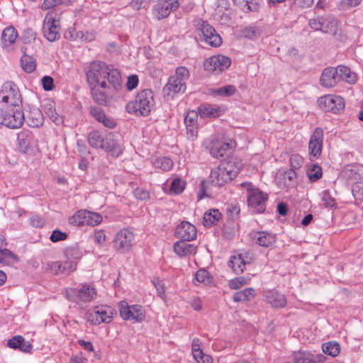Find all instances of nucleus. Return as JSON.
<instances>
[{"mask_svg": "<svg viewBox=\"0 0 363 363\" xmlns=\"http://www.w3.org/2000/svg\"><path fill=\"white\" fill-rule=\"evenodd\" d=\"M86 77L89 86H101L110 90H121L122 88L120 72L102 61L90 62L86 69Z\"/></svg>", "mask_w": 363, "mask_h": 363, "instance_id": "obj_1", "label": "nucleus"}, {"mask_svg": "<svg viewBox=\"0 0 363 363\" xmlns=\"http://www.w3.org/2000/svg\"><path fill=\"white\" fill-rule=\"evenodd\" d=\"M357 80V74L344 65L325 68L320 79L321 85L327 88L333 87L340 81H345L350 84H354Z\"/></svg>", "mask_w": 363, "mask_h": 363, "instance_id": "obj_2", "label": "nucleus"}, {"mask_svg": "<svg viewBox=\"0 0 363 363\" xmlns=\"http://www.w3.org/2000/svg\"><path fill=\"white\" fill-rule=\"evenodd\" d=\"M239 172L240 167L235 161H225L211 170L208 182L216 186H221L235 178Z\"/></svg>", "mask_w": 363, "mask_h": 363, "instance_id": "obj_3", "label": "nucleus"}, {"mask_svg": "<svg viewBox=\"0 0 363 363\" xmlns=\"http://www.w3.org/2000/svg\"><path fill=\"white\" fill-rule=\"evenodd\" d=\"M153 105L154 97L152 90L144 89L137 94L134 101L127 104L126 110L130 113L147 116Z\"/></svg>", "mask_w": 363, "mask_h": 363, "instance_id": "obj_4", "label": "nucleus"}, {"mask_svg": "<svg viewBox=\"0 0 363 363\" xmlns=\"http://www.w3.org/2000/svg\"><path fill=\"white\" fill-rule=\"evenodd\" d=\"M190 77L189 69L185 67H179L175 74L171 76L163 87L164 95L173 97L175 94L183 93L186 89V81Z\"/></svg>", "mask_w": 363, "mask_h": 363, "instance_id": "obj_5", "label": "nucleus"}, {"mask_svg": "<svg viewBox=\"0 0 363 363\" xmlns=\"http://www.w3.org/2000/svg\"><path fill=\"white\" fill-rule=\"evenodd\" d=\"M241 186L247 190V201L250 210L255 213H263L266 209L268 194L260 191L250 182H242Z\"/></svg>", "mask_w": 363, "mask_h": 363, "instance_id": "obj_6", "label": "nucleus"}, {"mask_svg": "<svg viewBox=\"0 0 363 363\" xmlns=\"http://www.w3.org/2000/svg\"><path fill=\"white\" fill-rule=\"evenodd\" d=\"M89 145L94 148H101L118 157L122 153V149L111 135L104 137L99 131L93 130L88 136Z\"/></svg>", "mask_w": 363, "mask_h": 363, "instance_id": "obj_7", "label": "nucleus"}, {"mask_svg": "<svg viewBox=\"0 0 363 363\" xmlns=\"http://www.w3.org/2000/svg\"><path fill=\"white\" fill-rule=\"evenodd\" d=\"M67 298L76 303H87L97 296V291L91 284H82L76 288H67L65 291Z\"/></svg>", "mask_w": 363, "mask_h": 363, "instance_id": "obj_8", "label": "nucleus"}, {"mask_svg": "<svg viewBox=\"0 0 363 363\" xmlns=\"http://www.w3.org/2000/svg\"><path fill=\"white\" fill-rule=\"evenodd\" d=\"M114 313V309L111 306H96L86 312L85 318L91 325H97L103 323H110Z\"/></svg>", "mask_w": 363, "mask_h": 363, "instance_id": "obj_9", "label": "nucleus"}, {"mask_svg": "<svg viewBox=\"0 0 363 363\" xmlns=\"http://www.w3.org/2000/svg\"><path fill=\"white\" fill-rule=\"evenodd\" d=\"M24 120V113L21 106L9 107L6 110H0V123L8 128H19L23 124Z\"/></svg>", "mask_w": 363, "mask_h": 363, "instance_id": "obj_10", "label": "nucleus"}, {"mask_svg": "<svg viewBox=\"0 0 363 363\" xmlns=\"http://www.w3.org/2000/svg\"><path fill=\"white\" fill-rule=\"evenodd\" d=\"M56 15L53 11H50L45 15L43 21V35L50 42L56 41L60 38L61 28Z\"/></svg>", "mask_w": 363, "mask_h": 363, "instance_id": "obj_11", "label": "nucleus"}, {"mask_svg": "<svg viewBox=\"0 0 363 363\" xmlns=\"http://www.w3.org/2000/svg\"><path fill=\"white\" fill-rule=\"evenodd\" d=\"M134 240L135 235L130 229H121L114 236L113 247L121 253L128 252L134 245Z\"/></svg>", "mask_w": 363, "mask_h": 363, "instance_id": "obj_12", "label": "nucleus"}, {"mask_svg": "<svg viewBox=\"0 0 363 363\" xmlns=\"http://www.w3.org/2000/svg\"><path fill=\"white\" fill-rule=\"evenodd\" d=\"M119 312L125 320H133L135 323H140L145 318V311L140 305L129 306L126 301H121Z\"/></svg>", "mask_w": 363, "mask_h": 363, "instance_id": "obj_13", "label": "nucleus"}, {"mask_svg": "<svg viewBox=\"0 0 363 363\" xmlns=\"http://www.w3.org/2000/svg\"><path fill=\"white\" fill-rule=\"evenodd\" d=\"M1 94L2 96V101L11 106H21L22 97L20 91L13 82H6L4 84Z\"/></svg>", "mask_w": 363, "mask_h": 363, "instance_id": "obj_14", "label": "nucleus"}, {"mask_svg": "<svg viewBox=\"0 0 363 363\" xmlns=\"http://www.w3.org/2000/svg\"><path fill=\"white\" fill-rule=\"evenodd\" d=\"M318 103L319 107L325 112L337 113L345 108V100L340 96H324L318 99Z\"/></svg>", "mask_w": 363, "mask_h": 363, "instance_id": "obj_15", "label": "nucleus"}, {"mask_svg": "<svg viewBox=\"0 0 363 363\" xmlns=\"http://www.w3.org/2000/svg\"><path fill=\"white\" fill-rule=\"evenodd\" d=\"M77 269L75 261L65 260L48 262L45 267V272L53 274H69Z\"/></svg>", "mask_w": 363, "mask_h": 363, "instance_id": "obj_16", "label": "nucleus"}, {"mask_svg": "<svg viewBox=\"0 0 363 363\" xmlns=\"http://www.w3.org/2000/svg\"><path fill=\"white\" fill-rule=\"evenodd\" d=\"M230 65V58L222 55H218L206 59L203 66L207 71L221 72L228 69Z\"/></svg>", "mask_w": 363, "mask_h": 363, "instance_id": "obj_17", "label": "nucleus"}, {"mask_svg": "<svg viewBox=\"0 0 363 363\" xmlns=\"http://www.w3.org/2000/svg\"><path fill=\"white\" fill-rule=\"evenodd\" d=\"M199 29L204 42L210 46L218 48L222 44L221 37L208 23L201 21Z\"/></svg>", "mask_w": 363, "mask_h": 363, "instance_id": "obj_18", "label": "nucleus"}, {"mask_svg": "<svg viewBox=\"0 0 363 363\" xmlns=\"http://www.w3.org/2000/svg\"><path fill=\"white\" fill-rule=\"evenodd\" d=\"M179 6V0H159L153 9V13L158 20H161L169 16Z\"/></svg>", "mask_w": 363, "mask_h": 363, "instance_id": "obj_19", "label": "nucleus"}, {"mask_svg": "<svg viewBox=\"0 0 363 363\" xmlns=\"http://www.w3.org/2000/svg\"><path fill=\"white\" fill-rule=\"evenodd\" d=\"M92 99L99 105H107L110 99L119 90H110L108 88H101V86H89Z\"/></svg>", "mask_w": 363, "mask_h": 363, "instance_id": "obj_20", "label": "nucleus"}, {"mask_svg": "<svg viewBox=\"0 0 363 363\" xmlns=\"http://www.w3.org/2000/svg\"><path fill=\"white\" fill-rule=\"evenodd\" d=\"M323 130L320 128H316L311 135L308 143L311 158H318L320 155L323 147Z\"/></svg>", "mask_w": 363, "mask_h": 363, "instance_id": "obj_21", "label": "nucleus"}, {"mask_svg": "<svg viewBox=\"0 0 363 363\" xmlns=\"http://www.w3.org/2000/svg\"><path fill=\"white\" fill-rule=\"evenodd\" d=\"M196 111H189L184 118L186 135L189 139L194 140L198 136V116Z\"/></svg>", "mask_w": 363, "mask_h": 363, "instance_id": "obj_22", "label": "nucleus"}, {"mask_svg": "<svg viewBox=\"0 0 363 363\" xmlns=\"http://www.w3.org/2000/svg\"><path fill=\"white\" fill-rule=\"evenodd\" d=\"M176 233L181 240L191 241L196 238V228L189 222H182L177 226Z\"/></svg>", "mask_w": 363, "mask_h": 363, "instance_id": "obj_23", "label": "nucleus"}, {"mask_svg": "<svg viewBox=\"0 0 363 363\" xmlns=\"http://www.w3.org/2000/svg\"><path fill=\"white\" fill-rule=\"evenodd\" d=\"M7 347L13 350H18L22 352L29 353L33 349L32 344L25 340L21 335H15L7 341Z\"/></svg>", "mask_w": 363, "mask_h": 363, "instance_id": "obj_24", "label": "nucleus"}, {"mask_svg": "<svg viewBox=\"0 0 363 363\" xmlns=\"http://www.w3.org/2000/svg\"><path fill=\"white\" fill-rule=\"evenodd\" d=\"M231 147L230 143L214 139L211 142L210 154L213 157L220 158L223 157Z\"/></svg>", "mask_w": 363, "mask_h": 363, "instance_id": "obj_25", "label": "nucleus"}, {"mask_svg": "<svg viewBox=\"0 0 363 363\" xmlns=\"http://www.w3.org/2000/svg\"><path fill=\"white\" fill-rule=\"evenodd\" d=\"M253 240L255 243L264 247H271L276 242V235L264 231L256 232L254 233Z\"/></svg>", "mask_w": 363, "mask_h": 363, "instance_id": "obj_26", "label": "nucleus"}, {"mask_svg": "<svg viewBox=\"0 0 363 363\" xmlns=\"http://www.w3.org/2000/svg\"><path fill=\"white\" fill-rule=\"evenodd\" d=\"M196 111L201 118H217L222 112L218 106L210 104H201Z\"/></svg>", "mask_w": 363, "mask_h": 363, "instance_id": "obj_27", "label": "nucleus"}, {"mask_svg": "<svg viewBox=\"0 0 363 363\" xmlns=\"http://www.w3.org/2000/svg\"><path fill=\"white\" fill-rule=\"evenodd\" d=\"M90 114L99 123L107 128H113L116 123L112 118H108L104 111L99 107L92 106L90 108Z\"/></svg>", "mask_w": 363, "mask_h": 363, "instance_id": "obj_28", "label": "nucleus"}, {"mask_svg": "<svg viewBox=\"0 0 363 363\" xmlns=\"http://www.w3.org/2000/svg\"><path fill=\"white\" fill-rule=\"evenodd\" d=\"M18 150L22 153H28L34 141V137L31 132L25 130L18 135Z\"/></svg>", "mask_w": 363, "mask_h": 363, "instance_id": "obj_29", "label": "nucleus"}, {"mask_svg": "<svg viewBox=\"0 0 363 363\" xmlns=\"http://www.w3.org/2000/svg\"><path fill=\"white\" fill-rule=\"evenodd\" d=\"M186 241L181 240L174 243V251L178 256L185 257L196 253V246L186 242Z\"/></svg>", "mask_w": 363, "mask_h": 363, "instance_id": "obj_30", "label": "nucleus"}, {"mask_svg": "<svg viewBox=\"0 0 363 363\" xmlns=\"http://www.w3.org/2000/svg\"><path fill=\"white\" fill-rule=\"evenodd\" d=\"M267 302L275 308H284L286 306L285 296L275 291H269L266 296Z\"/></svg>", "mask_w": 363, "mask_h": 363, "instance_id": "obj_31", "label": "nucleus"}, {"mask_svg": "<svg viewBox=\"0 0 363 363\" xmlns=\"http://www.w3.org/2000/svg\"><path fill=\"white\" fill-rule=\"evenodd\" d=\"M18 37L15 28L12 26L4 28L1 34V43L4 48L12 45Z\"/></svg>", "mask_w": 363, "mask_h": 363, "instance_id": "obj_32", "label": "nucleus"}, {"mask_svg": "<svg viewBox=\"0 0 363 363\" xmlns=\"http://www.w3.org/2000/svg\"><path fill=\"white\" fill-rule=\"evenodd\" d=\"M64 255L67 260L77 261L83 256V251L77 243L67 247L64 250Z\"/></svg>", "mask_w": 363, "mask_h": 363, "instance_id": "obj_33", "label": "nucleus"}, {"mask_svg": "<svg viewBox=\"0 0 363 363\" xmlns=\"http://www.w3.org/2000/svg\"><path fill=\"white\" fill-rule=\"evenodd\" d=\"M23 55L21 57V65L22 69L27 73L33 72L36 67L35 59L26 54L27 49L24 47L21 48Z\"/></svg>", "mask_w": 363, "mask_h": 363, "instance_id": "obj_34", "label": "nucleus"}, {"mask_svg": "<svg viewBox=\"0 0 363 363\" xmlns=\"http://www.w3.org/2000/svg\"><path fill=\"white\" fill-rule=\"evenodd\" d=\"M322 32L329 34H335L337 30V21L331 16L322 17Z\"/></svg>", "mask_w": 363, "mask_h": 363, "instance_id": "obj_35", "label": "nucleus"}, {"mask_svg": "<svg viewBox=\"0 0 363 363\" xmlns=\"http://www.w3.org/2000/svg\"><path fill=\"white\" fill-rule=\"evenodd\" d=\"M44 116L39 109H33L29 111L27 116V123L30 127H40L43 124Z\"/></svg>", "mask_w": 363, "mask_h": 363, "instance_id": "obj_36", "label": "nucleus"}, {"mask_svg": "<svg viewBox=\"0 0 363 363\" xmlns=\"http://www.w3.org/2000/svg\"><path fill=\"white\" fill-rule=\"evenodd\" d=\"M256 294L253 288H246L238 291L233 295V301L235 302H248L255 298Z\"/></svg>", "mask_w": 363, "mask_h": 363, "instance_id": "obj_37", "label": "nucleus"}, {"mask_svg": "<svg viewBox=\"0 0 363 363\" xmlns=\"http://www.w3.org/2000/svg\"><path fill=\"white\" fill-rule=\"evenodd\" d=\"M222 214L218 209H211L203 215V222L205 226L210 227L221 219Z\"/></svg>", "mask_w": 363, "mask_h": 363, "instance_id": "obj_38", "label": "nucleus"}, {"mask_svg": "<svg viewBox=\"0 0 363 363\" xmlns=\"http://www.w3.org/2000/svg\"><path fill=\"white\" fill-rule=\"evenodd\" d=\"M228 266L232 268L233 272L237 274L242 273L245 268V261L238 255L231 256L228 262Z\"/></svg>", "mask_w": 363, "mask_h": 363, "instance_id": "obj_39", "label": "nucleus"}, {"mask_svg": "<svg viewBox=\"0 0 363 363\" xmlns=\"http://www.w3.org/2000/svg\"><path fill=\"white\" fill-rule=\"evenodd\" d=\"M153 166L157 169H160L162 171H169L173 167V162L172 160L167 157H160L155 158L152 161Z\"/></svg>", "mask_w": 363, "mask_h": 363, "instance_id": "obj_40", "label": "nucleus"}, {"mask_svg": "<svg viewBox=\"0 0 363 363\" xmlns=\"http://www.w3.org/2000/svg\"><path fill=\"white\" fill-rule=\"evenodd\" d=\"M86 214L87 211L79 210L77 211L69 219V222L71 225L74 226H82L86 225Z\"/></svg>", "mask_w": 363, "mask_h": 363, "instance_id": "obj_41", "label": "nucleus"}, {"mask_svg": "<svg viewBox=\"0 0 363 363\" xmlns=\"http://www.w3.org/2000/svg\"><path fill=\"white\" fill-rule=\"evenodd\" d=\"M307 176L311 182H317L323 176L321 167L315 164H311L308 169Z\"/></svg>", "mask_w": 363, "mask_h": 363, "instance_id": "obj_42", "label": "nucleus"}, {"mask_svg": "<svg viewBox=\"0 0 363 363\" xmlns=\"http://www.w3.org/2000/svg\"><path fill=\"white\" fill-rule=\"evenodd\" d=\"M322 349L324 353L335 357L339 354L340 347L338 343L329 342L324 343Z\"/></svg>", "mask_w": 363, "mask_h": 363, "instance_id": "obj_43", "label": "nucleus"}, {"mask_svg": "<svg viewBox=\"0 0 363 363\" xmlns=\"http://www.w3.org/2000/svg\"><path fill=\"white\" fill-rule=\"evenodd\" d=\"M284 186L286 187H292L296 183V173L294 169H289L283 174Z\"/></svg>", "mask_w": 363, "mask_h": 363, "instance_id": "obj_44", "label": "nucleus"}, {"mask_svg": "<svg viewBox=\"0 0 363 363\" xmlns=\"http://www.w3.org/2000/svg\"><path fill=\"white\" fill-rule=\"evenodd\" d=\"M186 183L184 180L180 178H175L171 183L170 191L174 194H181L184 188Z\"/></svg>", "mask_w": 363, "mask_h": 363, "instance_id": "obj_45", "label": "nucleus"}, {"mask_svg": "<svg viewBox=\"0 0 363 363\" xmlns=\"http://www.w3.org/2000/svg\"><path fill=\"white\" fill-rule=\"evenodd\" d=\"M322 201L323 202V205L326 208H335L336 202L335 199L331 196L329 190H325L322 192L321 196Z\"/></svg>", "mask_w": 363, "mask_h": 363, "instance_id": "obj_46", "label": "nucleus"}, {"mask_svg": "<svg viewBox=\"0 0 363 363\" xmlns=\"http://www.w3.org/2000/svg\"><path fill=\"white\" fill-rule=\"evenodd\" d=\"M195 279L197 282L203 283L204 284H209L212 277L209 275V273L206 269H199L196 272Z\"/></svg>", "mask_w": 363, "mask_h": 363, "instance_id": "obj_47", "label": "nucleus"}, {"mask_svg": "<svg viewBox=\"0 0 363 363\" xmlns=\"http://www.w3.org/2000/svg\"><path fill=\"white\" fill-rule=\"evenodd\" d=\"M70 3L69 0H44L42 4V9L48 10L61 4L69 5Z\"/></svg>", "mask_w": 363, "mask_h": 363, "instance_id": "obj_48", "label": "nucleus"}, {"mask_svg": "<svg viewBox=\"0 0 363 363\" xmlns=\"http://www.w3.org/2000/svg\"><path fill=\"white\" fill-rule=\"evenodd\" d=\"M236 91V88L233 85H227L217 89L214 91V93L221 96H231Z\"/></svg>", "mask_w": 363, "mask_h": 363, "instance_id": "obj_49", "label": "nucleus"}, {"mask_svg": "<svg viewBox=\"0 0 363 363\" xmlns=\"http://www.w3.org/2000/svg\"><path fill=\"white\" fill-rule=\"evenodd\" d=\"M102 217L99 213L87 211L86 225L95 226L101 223Z\"/></svg>", "mask_w": 363, "mask_h": 363, "instance_id": "obj_50", "label": "nucleus"}, {"mask_svg": "<svg viewBox=\"0 0 363 363\" xmlns=\"http://www.w3.org/2000/svg\"><path fill=\"white\" fill-rule=\"evenodd\" d=\"M152 282L157 290L158 296H160L162 300H165V286L163 282L158 278H155Z\"/></svg>", "mask_w": 363, "mask_h": 363, "instance_id": "obj_51", "label": "nucleus"}, {"mask_svg": "<svg viewBox=\"0 0 363 363\" xmlns=\"http://www.w3.org/2000/svg\"><path fill=\"white\" fill-rule=\"evenodd\" d=\"M240 211V206L238 203H231L228 206L227 215L230 219H235Z\"/></svg>", "mask_w": 363, "mask_h": 363, "instance_id": "obj_52", "label": "nucleus"}, {"mask_svg": "<svg viewBox=\"0 0 363 363\" xmlns=\"http://www.w3.org/2000/svg\"><path fill=\"white\" fill-rule=\"evenodd\" d=\"M194 359L197 363H213V358L203 351L193 354Z\"/></svg>", "mask_w": 363, "mask_h": 363, "instance_id": "obj_53", "label": "nucleus"}, {"mask_svg": "<svg viewBox=\"0 0 363 363\" xmlns=\"http://www.w3.org/2000/svg\"><path fill=\"white\" fill-rule=\"evenodd\" d=\"M303 162V157L298 154L291 155L290 157V164H291V169H299Z\"/></svg>", "mask_w": 363, "mask_h": 363, "instance_id": "obj_54", "label": "nucleus"}, {"mask_svg": "<svg viewBox=\"0 0 363 363\" xmlns=\"http://www.w3.org/2000/svg\"><path fill=\"white\" fill-rule=\"evenodd\" d=\"M242 34L247 38H254L259 35V29L255 26L246 27L242 30Z\"/></svg>", "mask_w": 363, "mask_h": 363, "instance_id": "obj_55", "label": "nucleus"}, {"mask_svg": "<svg viewBox=\"0 0 363 363\" xmlns=\"http://www.w3.org/2000/svg\"><path fill=\"white\" fill-rule=\"evenodd\" d=\"M9 258L17 259V256L8 249H0V263H5Z\"/></svg>", "mask_w": 363, "mask_h": 363, "instance_id": "obj_56", "label": "nucleus"}, {"mask_svg": "<svg viewBox=\"0 0 363 363\" xmlns=\"http://www.w3.org/2000/svg\"><path fill=\"white\" fill-rule=\"evenodd\" d=\"M43 109L45 113L48 117H50L51 115L54 114V113L56 111L54 101L52 100H47L45 101L44 104L43 105Z\"/></svg>", "mask_w": 363, "mask_h": 363, "instance_id": "obj_57", "label": "nucleus"}, {"mask_svg": "<svg viewBox=\"0 0 363 363\" xmlns=\"http://www.w3.org/2000/svg\"><path fill=\"white\" fill-rule=\"evenodd\" d=\"M43 109L45 113L48 117H50L51 115L54 114V113L56 111L54 101L52 100H47L45 101L44 104L43 105Z\"/></svg>", "mask_w": 363, "mask_h": 363, "instance_id": "obj_58", "label": "nucleus"}, {"mask_svg": "<svg viewBox=\"0 0 363 363\" xmlns=\"http://www.w3.org/2000/svg\"><path fill=\"white\" fill-rule=\"evenodd\" d=\"M67 235L65 233L60 231V230H54L50 237V239L53 242L62 241L66 240Z\"/></svg>", "mask_w": 363, "mask_h": 363, "instance_id": "obj_59", "label": "nucleus"}, {"mask_svg": "<svg viewBox=\"0 0 363 363\" xmlns=\"http://www.w3.org/2000/svg\"><path fill=\"white\" fill-rule=\"evenodd\" d=\"M23 39L25 44L35 42L36 40L35 33L32 29H26L23 33Z\"/></svg>", "mask_w": 363, "mask_h": 363, "instance_id": "obj_60", "label": "nucleus"}, {"mask_svg": "<svg viewBox=\"0 0 363 363\" xmlns=\"http://www.w3.org/2000/svg\"><path fill=\"white\" fill-rule=\"evenodd\" d=\"M134 196L137 199L145 201L149 199L150 193L143 188H136L133 191Z\"/></svg>", "mask_w": 363, "mask_h": 363, "instance_id": "obj_61", "label": "nucleus"}, {"mask_svg": "<svg viewBox=\"0 0 363 363\" xmlns=\"http://www.w3.org/2000/svg\"><path fill=\"white\" fill-rule=\"evenodd\" d=\"M362 1V0H342L340 6L342 9L347 10L359 5Z\"/></svg>", "mask_w": 363, "mask_h": 363, "instance_id": "obj_62", "label": "nucleus"}, {"mask_svg": "<svg viewBox=\"0 0 363 363\" xmlns=\"http://www.w3.org/2000/svg\"><path fill=\"white\" fill-rule=\"evenodd\" d=\"M42 85L45 91H51L54 88V80L50 76H44L41 79Z\"/></svg>", "mask_w": 363, "mask_h": 363, "instance_id": "obj_63", "label": "nucleus"}, {"mask_svg": "<svg viewBox=\"0 0 363 363\" xmlns=\"http://www.w3.org/2000/svg\"><path fill=\"white\" fill-rule=\"evenodd\" d=\"M189 305L194 308V311H200L203 308L202 301L200 298L194 296L189 301Z\"/></svg>", "mask_w": 363, "mask_h": 363, "instance_id": "obj_64", "label": "nucleus"}]
</instances>
